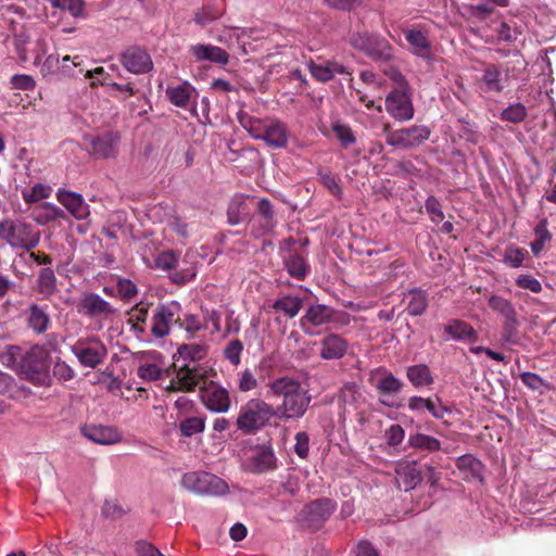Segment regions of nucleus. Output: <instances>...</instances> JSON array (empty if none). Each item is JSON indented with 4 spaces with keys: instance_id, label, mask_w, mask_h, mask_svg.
Wrapping results in <instances>:
<instances>
[{
    "instance_id": "16",
    "label": "nucleus",
    "mask_w": 556,
    "mask_h": 556,
    "mask_svg": "<svg viewBox=\"0 0 556 556\" xmlns=\"http://www.w3.org/2000/svg\"><path fill=\"white\" fill-rule=\"evenodd\" d=\"M178 304H159L151 318V334L161 339L169 334L170 326L179 320L176 317Z\"/></svg>"
},
{
    "instance_id": "17",
    "label": "nucleus",
    "mask_w": 556,
    "mask_h": 556,
    "mask_svg": "<svg viewBox=\"0 0 556 556\" xmlns=\"http://www.w3.org/2000/svg\"><path fill=\"white\" fill-rule=\"evenodd\" d=\"M257 140H263L273 149L286 148L289 142V130L287 125L275 117L264 118L262 131Z\"/></svg>"
},
{
    "instance_id": "52",
    "label": "nucleus",
    "mask_w": 556,
    "mask_h": 556,
    "mask_svg": "<svg viewBox=\"0 0 556 556\" xmlns=\"http://www.w3.org/2000/svg\"><path fill=\"white\" fill-rule=\"evenodd\" d=\"M243 352V343L239 339L230 340L224 348L223 354L231 365L238 366L241 363V354Z\"/></svg>"
},
{
    "instance_id": "13",
    "label": "nucleus",
    "mask_w": 556,
    "mask_h": 556,
    "mask_svg": "<svg viewBox=\"0 0 556 556\" xmlns=\"http://www.w3.org/2000/svg\"><path fill=\"white\" fill-rule=\"evenodd\" d=\"M205 380V375L201 368L184 365L176 371L166 390L169 392H192L197 387L201 388Z\"/></svg>"
},
{
    "instance_id": "2",
    "label": "nucleus",
    "mask_w": 556,
    "mask_h": 556,
    "mask_svg": "<svg viewBox=\"0 0 556 556\" xmlns=\"http://www.w3.org/2000/svg\"><path fill=\"white\" fill-rule=\"evenodd\" d=\"M276 413L275 407L267 402L260 399H251L241 406L236 424L243 433H256L277 415Z\"/></svg>"
},
{
    "instance_id": "30",
    "label": "nucleus",
    "mask_w": 556,
    "mask_h": 556,
    "mask_svg": "<svg viewBox=\"0 0 556 556\" xmlns=\"http://www.w3.org/2000/svg\"><path fill=\"white\" fill-rule=\"evenodd\" d=\"M403 302L406 303L408 315L421 316L428 307V293L421 289H412L404 293Z\"/></svg>"
},
{
    "instance_id": "14",
    "label": "nucleus",
    "mask_w": 556,
    "mask_h": 556,
    "mask_svg": "<svg viewBox=\"0 0 556 556\" xmlns=\"http://www.w3.org/2000/svg\"><path fill=\"white\" fill-rule=\"evenodd\" d=\"M510 70L508 67H502L497 64H488L480 78L479 88L485 93L500 94L506 88L509 77Z\"/></svg>"
},
{
    "instance_id": "50",
    "label": "nucleus",
    "mask_w": 556,
    "mask_h": 556,
    "mask_svg": "<svg viewBox=\"0 0 556 556\" xmlns=\"http://www.w3.org/2000/svg\"><path fill=\"white\" fill-rule=\"evenodd\" d=\"M528 115L527 108L522 103H514L501 112L500 118L510 123H521Z\"/></svg>"
},
{
    "instance_id": "8",
    "label": "nucleus",
    "mask_w": 556,
    "mask_h": 556,
    "mask_svg": "<svg viewBox=\"0 0 556 556\" xmlns=\"http://www.w3.org/2000/svg\"><path fill=\"white\" fill-rule=\"evenodd\" d=\"M73 354L80 365L89 368H97L108 356V349L100 338L93 336L87 339H79L72 346Z\"/></svg>"
},
{
    "instance_id": "54",
    "label": "nucleus",
    "mask_w": 556,
    "mask_h": 556,
    "mask_svg": "<svg viewBox=\"0 0 556 556\" xmlns=\"http://www.w3.org/2000/svg\"><path fill=\"white\" fill-rule=\"evenodd\" d=\"M51 193V188L49 186H45L42 184H36L29 190H24L22 192L23 200L27 204L37 203L40 200L49 198Z\"/></svg>"
},
{
    "instance_id": "64",
    "label": "nucleus",
    "mask_w": 556,
    "mask_h": 556,
    "mask_svg": "<svg viewBox=\"0 0 556 556\" xmlns=\"http://www.w3.org/2000/svg\"><path fill=\"white\" fill-rule=\"evenodd\" d=\"M405 431L402 426L394 424L386 431L387 443L390 446H397L404 440Z\"/></svg>"
},
{
    "instance_id": "62",
    "label": "nucleus",
    "mask_w": 556,
    "mask_h": 556,
    "mask_svg": "<svg viewBox=\"0 0 556 556\" xmlns=\"http://www.w3.org/2000/svg\"><path fill=\"white\" fill-rule=\"evenodd\" d=\"M516 286L523 290H529L533 293H540L542 291V285L541 282L532 277L531 275H519L516 278Z\"/></svg>"
},
{
    "instance_id": "58",
    "label": "nucleus",
    "mask_w": 556,
    "mask_h": 556,
    "mask_svg": "<svg viewBox=\"0 0 556 556\" xmlns=\"http://www.w3.org/2000/svg\"><path fill=\"white\" fill-rule=\"evenodd\" d=\"M178 264V255L174 251L160 253L155 258V266L163 270H169Z\"/></svg>"
},
{
    "instance_id": "53",
    "label": "nucleus",
    "mask_w": 556,
    "mask_h": 556,
    "mask_svg": "<svg viewBox=\"0 0 556 556\" xmlns=\"http://www.w3.org/2000/svg\"><path fill=\"white\" fill-rule=\"evenodd\" d=\"M519 326H520V323L517 317H514L508 320H504L502 333H501L502 340L505 343L518 344L519 343V336H518Z\"/></svg>"
},
{
    "instance_id": "31",
    "label": "nucleus",
    "mask_w": 556,
    "mask_h": 556,
    "mask_svg": "<svg viewBox=\"0 0 556 556\" xmlns=\"http://www.w3.org/2000/svg\"><path fill=\"white\" fill-rule=\"evenodd\" d=\"M149 303L139 302L127 312V323L137 336L146 333V324L149 317Z\"/></svg>"
},
{
    "instance_id": "47",
    "label": "nucleus",
    "mask_w": 556,
    "mask_h": 556,
    "mask_svg": "<svg viewBox=\"0 0 556 556\" xmlns=\"http://www.w3.org/2000/svg\"><path fill=\"white\" fill-rule=\"evenodd\" d=\"M331 129L336 134L342 148L346 149L356 142V137L348 124L334 121L331 123Z\"/></svg>"
},
{
    "instance_id": "35",
    "label": "nucleus",
    "mask_w": 556,
    "mask_h": 556,
    "mask_svg": "<svg viewBox=\"0 0 556 556\" xmlns=\"http://www.w3.org/2000/svg\"><path fill=\"white\" fill-rule=\"evenodd\" d=\"M456 467L463 472V478L467 481L482 479V463L470 454L457 458Z\"/></svg>"
},
{
    "instance_id": "20",
    "label": "nucleus",
    "mask_w": 556,
    "mask_h": 556,
    "mask_svg": "<svg viewBox=\"0 0 556 556\" xmlns=\"http://www.w3.org/2000/svg\"><path fill=\"white\" fill-rule=\"evenodd\" d=\"M306 66L311 75L320 83H327L334 78L337 74L351 76V71L337 61L309 60Z\"/></svg>"
},
{
    "instance_id": "10",
    "label": "nucleus",
    "mask_w": 556,
    "mask_h": 556,
    "mask_svg": "<svg viewBox=\"0 0 556 556\" xmlns=\"http://www.w3.org/2000/svg\"><path fill=\"white\" fill-rule=\"evenodd\" d=\"M77 309L86 317L104 320L110 319L117 313V309L110 302L93 292L83 294L77 304Z\"/></svg>"
},
{
    "instance_id": "37",
    "label": "nucleus",
    "mask_w": 556,
    "mask_h": 556,
    "mask_svg": "<svg viewBox=\"0 0 556 556\" xmlns=\"http://www.w3.org/2000/svg\"><path fill=\"white\" fill-rule=\"evenodd\" d=\"M283 264L288 274L298 280H304L311 271L308 262L299 253H291L283 260Z\"/></svg>"
},
{
    "instance_id": "40",
    "label": "nucleus",
    "mask_w": 556,
    "mask_h": 556,
    "mask_svg": "<svg viewBox=\"0 0 556 556\" xmlns=\"http://www.w3.org/2000/svg\"><path fill=\"white\" fill-rule=\"evenodd\" d=\"M362 394L356 383L348 382L340 390L339 394V405L343 412L351 413V410L356 409V404L361 399Z\"/></svg>"
},
{
    "instance_id": "29",
    "label": "nucleus",
    "mask_w": 556,
    "mask_h": 556,
    "mask_svg": "<svg viewBox=\"0 0 556 556\" xmlns=\"http://www.w3.org/2000/svg\"><path fill=\"white\" fill-rule=\"evenodd\" d=\"M226 13L223 0H211L195 11L193 21L197 25L205 27L219 20Z\"/></svg>"
},
{
    "instance_id": "63",
    "label": "nucleus",
    "mask_w": 556,
    "mask_h": 556,
    "mask_svg": "<svg viewBox=\"0 0 556 556\" xmlns=\"http://www.w3.org/2000/svg\"><path fill=\"white\" fill-rule=\"evenodd\" d=\"M138 376L143 380L154 381L162 377L161 368L155 364H142L138 367Z\"/></svg>"
},
{
    "instance_id": "59",
    "label": "nucleus",
    "mask_w": 556,
    "mask_h": 556,
    "mask_svg": "<svg viewBox=\"0 0 556 556\" xmlns=\"http://www.w3.org/2000/svg\"><path fill=\"white\" fill-rule=\"evenodd\" d=\"M83 63V60L79 55H75L71 58L70 55H65L62 59V64L60 65V72L63 76L66 77H75L77 74L75 73V68L79 67Z\"/></svg>"
},
{
    "instance_id": "21",
    "label": "nucleus",
    "mask_w": 556,
    "mask_h": 556,
    "mask_svg": "<svg viewBox=\"0 0 556 556\" xmlns=\"http://www.w3.org/2000/svg\"><path fill=\"white\" fill-rule=\"evenodd\" d=\"M348 340L338 333H327L319 341V357L324 361L341 359L348 353Z\"/></svg>"
},
{
    "instance_id": "11",
    "label": "nucleus",
    "mask_w": 556,
    "mask_h": 556,
    "mask_svg": "<svg viewBox=\"0 0 556 556\" xmlns=\"http://www.w3.org/2000/svg\"><path fill=\"white\" fill-rule=\"evenodd\" d=\"M84 140L89 143V154L94 159H110L117 155L121 136L117 131H108L100 136L87 135Z\"/></svg>"
},
{
    "instance_id": "49",
    "label": "nucleus",
    "mask_w": 556,
    "mask_h": 556,
    "mask_svg": "<svg viewBox=\"0 0 556 556\" xmlns=\"http://www.w3.org/2000/svg\"><path fill=\"white\" fill-rule=\"evenodd\" d=\"M23 352L16 345H9L0 352V364L7 368L20 369Z\"/></svg>"
},
{
    "instance_id": "34",
    "label": "nucleus",
    "mask_w": 556,
    "mask_h": 556,
    "mask_svg": "<svg viewBox=\"0 0 556 556\" xmlns=\"http://www.w3.org/2000/svg\"><path fill=\"white\" fill-rule=\"evenodd\" d=\"M194 91L195 89L188 81H184L176 86H168L166 97L175 106L186 109Z\"/></svg>"
},
{
    "instance_id": "45",
    "label": "nucleus",
    "mask_w": 556,
    "mask_h": 556,
    "mask_svg": "<svg viewBox=\"0 0 556 556\" xmlns=\"http://www.w3.org/2000/svg\"><path fill=\"white\" fill-rule=\"evenodd\" d=\"M52 8L61 11H67L73 17L85 16V1L84 0H46Z\"/></svg>"
},
{
    "instance_id": "28",
    "label": "nucleus",
    "mask_w": 556,
    "mask_h": 556,
    "mask_svg": "<svg viewBox=\"0 0 556 556\" xmlns=\"http://www.w3.org/2000/svg\"><path fill=\"white\" fill-rule=\"evenodd\" d=\"M56 199L76 219H84L89 215V205L81 194L59 189Z\"/></svg>"
},
{
    "instance_id": "19",
    "label": "nucleus",
    "mask_w": 556,
    "mask_h": 556,
    "mask_svg": "<svg viewBox=\"0 0 556 556\" xmlns=\"http://www.w3.org/2000/svg\"><path fill=\"white\" fill-rule=\"evenodd\" d=\"M277 225L273 204L266 198L257 203L256 216L252 220V233L255 238L265 236L274 230Z\"/></svg>"
},
{
    "instance_id": "43",
    "label": "nucleus",
    "mask_w": 556,
    "mask_h": 556,
    "mask_svg": "<svg viewBox=\"0 0 556 556\" xmlns=\"http://www.w3.org/2000/svg\"><path fill=\"white\" fill-rule=\"evenodd\" d=\"M489 307L503 317L504 320L517 317L513 303L498 295H491L488 300Z\"/></svg>"
},
{
    "instance_id": "41",
    "label": "nucleus",
    "mask_w": 556,
    "mask_h": 556,
    "mask_svg": "<svg viewBox=\"0 0 556 556\" xmlns=\"http://www.w3.org/2000/svg\"><path fill=\"white\" fill-rule=\"evenodd\" d=\"M407 442L410 447L422 452L433 453L441 450V442L425 433L410 434Z\"/></svg>"
},
{
    "instance_id": "39",
    "label": "nucleus",
    "mask_w": 556,
    "mask_h": 556,
    "mask_svg": "<svg viewBox=\"0 0 556 556\" xmlns=\"http://www.w3.org/2000/svg\"><path fill=\"white\" fill-rule=\"evenodd\" d=\"M249 216L247 200L242 194H236L227 207V218L230 225H238Z\"/></svg>"
},
{
    "instance_id": "15",
    "label": "nucleus",
    "mask_w": 556,
    "mask_h": 556,
    "mask_svg": "<svg viewBox=\"0 0 556 556\" xmlns=\"http://www.w3.org/2000/svg\"><path fill=\"white\" fill-rule=\"evenodd\" d=\"M386 111L396 121L407 122L414 117V106L405 89H394L386 98Z\"/></svg>"
},
{
    "instance_id": "56",
    "label": "nucleus",
    "mask_w": 556,
    "mask_h": 556,
    "mask_svg": "<svg viewBox=\"0 0 556 556\" xmlns=\"http://www.w3.org/2000/svg\"><path fill=\"white\" fill-rule=\"evenodd\" d=\"M425 208H426L427 214L430 217V220L433 224L439 225L440 223L443 222L445 215L442 210V204L437 197H434V195L428 197L426 200V203H425Z\"/></svg>"
},
{
    "instance_id": "55",
    "label": "nucleus",
    "mask_w": 556,
    "mask_h": 556,
    "mask_svg": "<svg viewBox=\"0 0 556 556\" xmlns=\"http://www.w3.org/2000/svg\"><path fill=\"white\" fill-rule=\"evenodd\" d=\"M238 119L240 125L254 138L257 139L260 136V131H262V126L264 119L256 118L247 113H240L238 115Z\"/></svg>"
},
{
    "instance_id": "33",
    "label": "nucleus",
    "mask_w": 556,
    "mask_h": 556,
    "mask_svg": "<svg viewBox=\"0 0 556 556\" xmlns=\"http://www.w3.org/2000/svg\"><path fill=\"white\" fill-rule=\"evenodd\" d=\"M408 381L417 389L427 388L433 384L434 378L426 364L408 366L406 369Z\"/></svg>"
},
{
    "instance_id": "38",
    "label": "nucleus",
    "mask_w": 556,
    "mask_h": 556,
    "mask_svg": "<svg viewBox=\"0 0 556 556\" xmlns=\"http://www.w3.org/2000/svg\"><path fill=\"white\" fill-rule=\"evenodd\" d=\"M27 325L36 333H43L50 327L51 320L43 307L31 304L28 308Z\"/></svg>"
},
{
    "instance_id": "22",
    "label": "nucleus",
    "mask_w": 556,
    "mask_h": 556,
    "mask_svg": "<svg viewBox=\"0 0 556 556\" xmlns=\"http://www.w3.org/2000/svg\"><path fill=\"white\" fill-rule=\"evenodd\" d=\"M376 372L381 375L375 384L376 390L382 396L380 402L388 407H392L393 403L389 401V397L400 393L404 383L384 367H379Z\"/></svg>"
},
{
    "instance_id": "7",
    "label": "nucleus",
    "mask_w": 556,
    "mask_h": 556,
    "mask_svg": "<svg viewBox=\"0 0 556 556\" xmlns=\"http://www.w3.org/2000/svg\"><path fill=\"white\" fill-rule=\"evenodd\" d=\"M351 45L376 61H388L393 54L392 46L381 36L368 31H357L350 38Z\"/></svg>"
},
{
    "instance_id": "32",
    "label": "nucleus",
    "mask_w": 556,
    "mask_h": 556,
    "mask_svg": "<svg viewBox=\"0 0 556 556\" xmlns=\"http://www.w3.org/2000/svg\"><path fill=\"white\" fill-rule=\"evenodd\" d=\"M31 216L38 225L42 226L56 219L66 218L64 211L50 202H45L41 205L35 207L31 212Z\"/></svg>"
},
{
    "instance_id": "24",
    "label": "nucleus",
    "mask_w": 556,
    "mask_h": 556,
    "mask_svg": "<svg viewBox=\"0 0 556 556\" xmlns=\"http://www.w3.org/2000/svg\"><path fill=\"white\" fill-rule=\"evenodd\" d=\"M334 311L324 304H315L309 306L300 319V325L306 334L312 336L313 331L308 326L319 327L333 320Z\"/></svg>"
},
{
    "instance_id": "46",
    "label": "nucleus",
    "mask_w": 556,
    "mask_h": 556,
    "mask_svg": "<svg viewBox=\"0 0 556 556\" xmlns=\"http://www.w3.org/2000/svg\"><path fill=\"white\" fill-rule=\"evenodd\" d=\"M39 293L50 296L56 291V277L50 267L42 268L38 275Z\"/></svg>"
},
{
    "instance_id": "26",
    "label": "nucleus",
    "mask_w": 556,
    "mask_h": 556,
    "mask_svg": "<svg viewBox=\"0 0 556 556\" xmlns=\"http://www.w3.org/2000/svg\"><path fill=\"white\" fill-rule=\"evenodd\" d=\"M189 52L197 62L208 61L223 66L229 63V53L220 47L210 43L192 45Z\"/></svg>"
},
{
    "instance_id": "51",
    "label": "nucleus",
    "mask_w": 556,
    "mask_h": 556,
    "mask_svg": "<svg viewBox=\"0 0 556 556\" xmlns=\"http://www.w3.org/2000/svg\"><path fill=\"white\" fill-rule=\"evenodd\" d=\"M276 457L271 450L262 448L254 456V466L258 472H264L275 468Z\"/></svg>"
},
{
    "instance_id": "57",
    "label": "nucleus",
    "mask_w": 556,
    "mask_h": 556,
    "mask_svg": "<svg viewBox=\"0 0 556 556\" xmlns=\"http://www.w3.org/2000/svg\"><path fill=\"white\" fill-rule=\"evenodd\" d=\"M116 287H117L118 295L124 301L131 300L138 293L137 286L130 279H127V278H119Z\"/></svg>"
},
{
    "instance_id": "61",
    "label": "nucleus",
    "mask_w": 556,
    "mask_h": 556,
    "mask_svg": "<svg viewBox=\"0 0 556 556\" xmlns=\"http://www.w3.org/2000/svg\"><path fill=\"white\" fill-rule=\"evenodd\" d=\"M257 387V379L251 369L247 368L239 374L238 388L241 392H249Z\"/></svg>"
},
{
    "instance_id": "23",
    "label": "nucleus",
    "mask_w": 556,
    "mask_h": 556,
    "mask_svg": "<svg viewBox=\"0 0 556 556\" xmlns=\"http://www.w3.org/2000/svg\"><path fill=\"white\" fill-rule=\"evenodd\" d=\"M80 433L89 441L110 445L122 441V435L115 427L102 425H84L80 427Z\"/></svg>"
},
{
    "instance_id": "4",
    "label": "nucleus",
    "mask_w": 556,
    "mask_h": 556,
    "mask_svg": "<svg viewBox=\"0 0 556 556\" xmlns=\"http://www.w3.org/2000/svg\"><path fill=\"white\" fill-rule=\"evenodd\" d=\"M181 486L198 495H224L228 484L219 477L206 471L187 472L181 478Z\"/></svg>"
},
{
    "instance_id": "1",
    "label": "nucleus",
    "mask_w": 556,
    "mask_h": 556,
    "mask_svg": "<svg viewBox=\"0 0 556 556\" xmlns=\"http://www.w3.org/2000/svg\"><path fill=\"white\" fill-rule=\"evenodd\" d=\"M268 389L273 396L281 399V403L275 407L279 419L304 417L311 405L312 394L298 379L290 376L279 377L268 383Z\"/></svg>"
},
{
    "instance_id": "42",
    "label": "nucleus",
    "mask_w": 556,
    "mask_h": 556,
    "mask_svg": "<svg viewBox=\"0 0 556 556\" xmlns=\"http://www.w3.org/2000/svg\"><path fill=\"white\" fill-rule=\"evenodd\" d=\"M303 306V300L300 296L285 295L277 299L273 308L282 312L287 317H295Z\"/></svg>"
},
{
    "instance_id": "36",
    "label": "nucleus",
    "mask_w": 556,
    "mask_h": 556,
    "mask_svg": "<svg viewBox=\"0 0 556 556\" xmlns=\"http://www.w3.org/2000/svg\"><path fill=\"white\" fill-rule=\"evenodd\" d=\"M444 332L447 333L451 339L457 341L477 339V332L473 327L460 319L450 320V323L444 326Z\"/></svg>"
},
{
    "instance_id": "3",
    "label": "nucleus",
    "mask_w": 556,
    "mask_h": 556,
    "mask_svg": "<svg viewBox=\"0 0 556 556\" xmlns=\"http://www.w3.org/2000/svg\"><path fill=\"white\" fill-rule=\"evenodd\" d=\"M387 144L408 150L417 148L426 142L431 135V129L426 125H410L401 129L392 130L390 124L383 125Z\"/></svg>"
},
{
    "instance_id": "48",
    "label": "nucleus",
    "mask_w": 556,
    "mask_h": 556,
    "mask_svg": "<svg viewBox=\"0 0 556 556\" xmlns=\"http://www.w3.org/2000/svg\"><path fill=\"white\" fill-rule=\"evenodd\" d=\"M528 254L529 253L525 248L510 244L506 247L504 251L503 262L513 268H518L522 265Z\"/></svg>"
},
{
    "instance_id": "25",
    "label": "nucleus",
    "mask_w": 556,
    "mask_h": 556,
    "mask_svg": "<svg viewBox=\"0 0 556 556\" xmlns=\"http://www.w3.org/2000/svg\"><path fill=\"white\" fill-rule=\"evenodd\" d=\"M403 33L409 45V51L424 60H429L432 53V45L428 33L416 27L404 29Z\"/></svg>"
},
{
    "instance_id": "5",
    "label": "nucleus",
    "mask_w": 556,
    "mask_h": 556,
    "mask_svg": "<svg viewBox=\"0 0 556 556\" xmlns=\"http://www.w3.org/2000/svg\"><path fill=\"white\" fill-rule=\"evenodd\" d=\"M0 237L13 248L30 251L38 245L40 231L36 230L30 224H15L7 219L0 223Z\"/></svg>"
},
{
    "instance_id": "9",
    "label": "nucleus",
    "mask_w": 556,
    "mask_h": 556,
    "mask_svg": "<svg viewBox=\"0 0 556 556\" xmlns=\"http://www.w3.org/2000/svg\"><path fill=\"white\" fill-rule=\"evenodd\" d=\"M337 508L336 502L330 498H318L306 504L301 510L305 525L313 529H320Z\"/></svg>"
},
{
    "instance_id": "6",
    "label": "nucleus",
    "mask_w": 556,
    "mask_h": 556,
    "mask_svg": "<svg viewBox=\"0 0 556 556\" xmlns=\"http://www.w3.org/2000/svg\"><path fill=\"white\" fill-rule=\"evenodd\" d=\"M20 370L25 375L26 379L35 386L45 387L50 382L47 354L41 349H31L23 353Z\"/></svg>"
},
{
    "instance_id": "12",
    "label": "nucleus",
    "mask_w": 556,
    "mask_h": 556,
    "mask_svg": "<svg viewBox=\"0 0 556 556\" xmlns=\"http://www.w3.org/2000/svg\"><path fill=\"white\" fill-rule=\"evenodd\" d=\"M118 61L129 73L135 75L147 74L153 70V61L149 52L139 47L131 46L118 56Z\"/></svg>"
},
{
    "instance_id": "27",
    "label": "nucleus",
    "mask_w": 556,
    "mask_h": 556,
    "mask_svg": "<svg viewBox=\"0 0 556 556\" xmlns=\"http://www.w3.org/2000/svg\"><path fill=\"white\" fill-rule=\"evenodd\" d=\"M407 407L412 412L421 413L428 410L435 419H443L451 409L443 405L439 396L424 399L421 396H412L408 399Z\"/></svg>"
},
{
    "instance_id": "44",
    "label": "nucleus",
    "mask_w": 556,
    "mask_h": 556,
    "mask_svg": "<svg viewBox=\"0 0 556 556\" xmlns=\"http://www.w3.org/2000/svg\"><path fill=\"white\" fill-rule=\"evenodd\" d=\"M205 421V416L186 417L179 422V431L182 437L190 438L204 431Z\"/></svg>"
},
{
    "instance_id": "18",
    "label": "nucleus",
    "mask_w": 556,
    "mask_h": 556,
    "mask_svg": "<svg viewBox=\"0 0 556 556\" xmlns=\"http://www.w3.org/2000/svg\"><path fill=\"white\" fill-rule=\"evenodd\" d=\"M200 397L203 405L214 413H226L230 408L229 392L211 382L206 387H201Z\"/></svg>"
},
{
    "instance_id": "60",
    "label": "nucleus",
    "mask_w": 556,
    "mask_h": 556,
    "mask_svg": "<svg viewBox=\"0 0 556 556\" xmlns=\"http://www.w3.org/2000/svg\"><path fill=\"white\" fill-rule=\"evenodd\" d=\"M324 3L333 10L351 12L361 7L364 0H323Z\"/></svg>"
}]
</instances>
